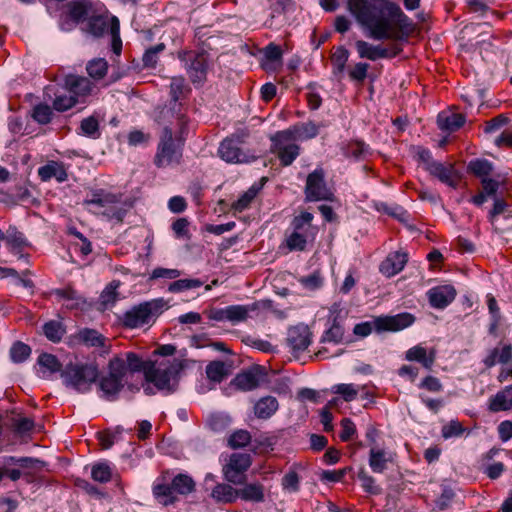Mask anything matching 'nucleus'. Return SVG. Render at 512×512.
Segmentation results:
<instances>
[{
  "mask_svg": "<svg viewBox=\"0 0 512 512\" xmlns=\"http://www.w3.org/2000/svg\"><path fill=\"white\" fill-rule=\"evenodd\" d=\"M347 11L374 40L399 41L407 37L411 21L389 0H346Z\"/></svg>",
  "mask_w": 512,
  "mask_h": 512,
  "instance_id": "f257e3e1",
  "label": "nucleus"
},
{
  "mask_svg": "<svg viewBox=\"0 0 512 512\" xmlns=\"http://www.w3.org/2000/svg\"><path fill=\"white\" fill-rule=\"evenodd\" d=\"M61 378L65 386L77 392L86 393L99 378L96 365L88 363H69L61 371Z\"/></svg>",
  "mask_w": 512,
  "mask_h": 512,
  "instance_id": "f03ea898",
  "label": "nucleus"
},
{
  "mask_svg": "<svg viewBox=\"0 0 512 512\" xmlns=\"http://www.w3.org/2000/svg\"><path fill=\"white\" fill-rule=\"evenodd\" d=\"M84 205L95 206L98 210H95L94 213L116 223H122L128 211V208L120 202L115 194L104 190L94 191L90 198L84 200Z\"/></svg>",
  "mask_w": 512,
  "mask_h": 512,
  "instance_id": "7ed1b4c3",
  "label": "nucleus"
},
{
  "mask_svg": "<svg viewBox=\"0 0 512 512\" xmlns=\"http://www.w3.org/2000/svg\"><path fill=\"white\" fill-rule=\"evenodd\" d=\"M415 317L410 313H400L394 316L376 317L373 322H362L356 324L353 332L360 337H366L371 334L373 328L377 332L391 331L396 332L405 329L413 324Z\"/></svg>",
  "mask_w": 512,
  "mask_h": 512,
  "instance_id": "20e7f679",
  "label": "nucleus"
},
{
  "mask_svg": "<svg viewBox=\"0 0 512 512\" xmlns=\"http://www.w3.org/2000/svg\"><path fill=\"white\" fill-rule=\"evenodd\" d=\"M182 369L183 365L178 360L160 364L154 362L153 365H150V368H147L145 379L153 383L158 390L172 393L176 390V376Z\"/></svg>",
  "mask_w": 512,
  "mask_h": 512,
  "instance_id": "39448f33",
  "label": "nucleus"
},
{
  "mask_svg": "<svg viewBox=\"0 0 512 512\" xmlns=\"http://www.w3.org/2000/svg\"><path fill=\"white\" fill-rule=\"evenodd\" d=\"M165 306L163 299L142 302L127 310L122 316V324L126 328L135 329L149 324L162 313Z\"/></svg>",
  "mask_w": 512,
  "mask_h": 512,
  "instance_id": "423d86ee",
  "label": "nucleus"
},
{
  "mask_svg": "<svg viewBox=\"0 0 512 512\" xmlns=\"http://www.w3.org/2000/svg\"><path fill=\"white\" fill-rule=\"evenodd\" d=\"M125 374V362L121 359L111 360L108 374L98 378L100 397L108 401H115L124 386L123 377Z\"/></svg>",
  "mask_w": 512,
  "mask_h": 512,
  "instance_id": "0eeeda50",
  "label": "nucleus"
},
{
  "mask_svg": "<svg viewBox=\"0 0 512 512\" xmlns=\"http://www.w3.org/2000/svg\"><path fill=\"white\" fill-rule=\"evenodd\" d=\"M189 80L195 86L205 83L208 73V54L204 51L182 50L178 52Z\"/></svg>",
  "mask_w": 512,
  "mask_h": 512,
  "instance_id": "6e6552de",
  "label": "nucleus"
},
{
  "mask_svg": "<svg viewBox=\"0 0 512 512\" xmlns=\"http://www.w3.org/2000/svg\"><path fill=\"white\" fill-rule=\"evenodd\" d=\"M182 157L181 144L173 138L172 129L168 126L163 128L154 158L157 167H166L174 163L178 164Z\"/></svg>",
  "mask_w": 512,
  "mask_h": 512,
  "instance_id": "1a4fd4ad",
  "label": "nucleus"
},
{
  "mask_svg": "<svg viewBox=\"0 0 512 512\" xmlns=\"http://www.w3.org/2000/svg\"><path fill=\"white\" fill-rule=\"evenodd\" d=\"M305 195L307 201H333V191L327 186L323 169L319 168L307 176Z\"/></svg>",
  "mask_w": 512,
  "mask_h": 512,
  "instance_id": "9d476101",
  "label": "nucleus"
},
{
  "mask_svg": "<svg viewBox=\"0 0 512 512\" xmlns=\"http://www.w3.org/2000/svg\"><path fill=\"white\" fill-rule=\"evenodd\" d=\"M252 464V458L247 453H233L229 462L223 467L225 479L235 485L243 484L246 476L243 474Z\"/></svg>",
  "mask_w": 512,
  "mask_h": 512,
  "instance_id": "9b49d317",
  "label": "nucleus"
},
{
  "mask_svg": "<svg viewBox=\"0 0 512 512\" xmlns=\"http://www.w3.org/2000/svg\"><path fill=\"white\" fill-rule=\"evenodd\" d=\"M355 47L360 58H365L371 61L383 58H393L402 51V48L397 44H393L391 47L386 48L381 45L370 44L364 40L356 41Z\"/></svg>",
  "mask_w": 512,
  "mask_h": 512,
  "instance_id": "f8f14e48",
  "label": "nucleus"
},
{
  "mask_svg": "<svg viewBox=\"0 0 512 512\" xmlns=\"http://www.w3.org/2000/svg\"><path fill=\"white\" fill-rule=\"evenodd\" d=\"M272 141L271 151L276 153L283 166H289L298 157L300 153L299 145L288 143L293 139H285L279 136V132L270 137Z\"/></svg>",
  "mask_w": 512,
  "mask_h": 512,
  "instance_id": "ddd939ff",
  "label": "nucleus"
},
{
  "mask_svg": "<svg viewBox=\"0 0 512 512\" xmlns=\"http://www.w3.org/2000/svg\"><path fill=\"white\" fill-rule=\"evenodd\" d=\"M240 141L236 138L224 139L218 148V155L228 163H248L255 159L239 147Z\"/></svg>",
  "mask_w": 512,
  "mask_h": 512,
  "instance_id": "4468645a",
  "label": "nucleus"
},
{
  "mask_svg": "<svg viewBox=\"0 0 512 512\" xmlns=\"http://www.w3.org/2000/svg\"><path fill=\"white\" fill-rule=\"evenodd\" d=\"M428 172L441 183L446 184L453 189L458 187L462 179L461 172L455 169V166L452 163L444 164L438 161L436 164L430 165Z\"/></svg>",
  "mask_w": 512,
  "mask_h": 512,
  "instance_id": "2eb2a0df",
  "label": "nucleus"
},
{
  "mask_svg": "<svg viewBox=\"0 0 512 512\" xmlns=\"http://www.w3.org/2000/svg\"><path fill=\"white\" fill-rule=\"evenodd\" d=\"M287 343L294 352L304 351L311 343V332L308 326L300 324L291 327L287 333Z\"/></svg>",
  "mask_w": 512,
  "mask_h": 512,
  "instance_id": "dca6fc26",
  "label": "nucleus"
},
{
  "mask_svg": "<svg viewBox=\"0 0 512 512\" xmlns=\"http://www.w3.org/2000/svg\"><path fill=\"white\" fill-rule=\"evenodd\" d=\"M265 373L261 367H254L245 372L239 373L233 380L235 386L242 391L256 389L263 380Z\"/></svg>",
  "mask_w": 512,
  "mask_h": 512,
  "instance_id": "f3484780",
  "label": "nucleus"
},
{
  "mask_svg": "<svg viewBox=\"0 0 512 512\" xmlns=\"http://www.w3.org/2000/svg\"><path fill=\"white\" fill-rule=\"evenodd\" d=\"M427 294L431 306L442 309L455 299L456 291L453 286L442 285L430 289Z\"/></svg>",
  "mask_w": 512,
  "mask_h": 512,
  "instance_id": "a211bd4d",
  "label": "nucleus"
},
{
  "mask_svg": "<svg viewBox=\"0 0 512 512\" xmlns=\"http://www.w3.org/2000/svg\"><path fill=\"white\" fill-rule=\"evenodd\" d=\"M319 133L318 126L313 122L294 125L292 128L280 131L279 136L285 139L307 140L316 137Z\"/></svg>",
  "mask_w": 512,
  "mask_h": 512,
  "instance_id": "6ab92c4d",
  "label": "nucleus"
},
{
  "mask_svg": "<svg viewBox=\"0 0 512 512\" xmlns=\"http://www.w3.org/2000/svg\"><path fill=\"white\" fill-rule=\"evenodd\" d=\"M407 260L408 256L404 252L390 253L380 264V272L387 277H392L403 270Z\"/></svg>",
  "mask_w": 512,
  "mask_h": 512,
  "instance_id": "aec40b11",
  "label": "nucleus"
},
{
  "mask_svg": "<svg viewBox=\"0 0 512 512\" xmlns=\"http://www.w3.org/2000/svg\"><path fill=\"white\" fill-rule=\"evenodd\" d=\"M65 88L67 91L76 97H85L91 94L93 84L91 81L83 76L68 75L65 78Z\"/></svg>",
  "mask_w": 512,
  "mask_h": 512,
  "instance_id": "412c9836",
  "label": "nucleus"
},
{
  "mask_svg": "<svg viewBox=\"0 0 512 512\" xmlns=\"http://www.w3.org/2000/svg\"><path fill=\"white\" fill-rule=\"evenodd\" d=\"M488 407L491 412L512 410V385L506 386L491 397Z\"/></svg>",
  "mask_w": 512,
  "mask_h": 512,
  "instance_id": "4be33fe9",
  "label": "nucleus"
},
{
  "mask_svg": "<svg viewBox=\"0 0 512 512\" xmlns=\"http://www.w3.org/2000/svg\"><path fill=\"white\" fill-rule=\"evenodd\" d=\"M70 18L79 23L89 20L93 15L92 3L88 0H76L68 4Z\"/></svg>",
  "mask_w": 512,
  "mask_h": 512,
  "instance_id": "5701e85b",
  "label": "nucleus"
},
{
  "mask_svg": "<svg viewBox=\"0 0 512 512\" xmlns=\"http://www.w3.org/2000/svg\"><path fill=\"white\" fill-rule=\"evenodd\" d=\"M437 123L441 130L454 132L464 125L465 117L463 114L444 111L439 113Z\"/></svg>",
  "mask_w": 512,
  "mask_h": 512,
  "instance_id": "b1692460",
  "label": "nucleus"
},
{
  "mask_svg": "<svg viewBox=\"0 0 512 512\" xmlns=\"http://www.w3.org/2000/svg\"><path fill=\"white\" fill-rule=\"evenodd\" d=\"M38 175L42 181H48L55 178L58 182L67 179V172L64 165L55 161H50L38 169Z\"/></svg>",
  "mask_w": 512,
  "mask_h": 512,
  "instance_id": "393cba45",
  "label": "nucleus"
},
{
  "mask_svg": "<svg viewBox=\"0 0 512 512\" xmlns=\"http://www.w3.org/2000/svg\"><path fill=\"white\" fill-rule=\"evenodd\" d=\"M279 408L278 400L273 396L260 398L254 405V414L259 419H269Z\"/></svg>",
  "mask_w": 512,
  "mask_h": 512,
  "instance_id": "a878e982",
  "label": "nucleus"
},
{
  "mask_svg": "<svg viewBox=\"0 0 512 512\" xmlns=\"http://www.w3.org/2000/svg\"><path fill=\"white\" fill-rule=\"evenodd\" d=\"M152 492L158 503L164 506L173 504L177 501V496L172 489V485L167 484L164 481L157 480L153 485Z\"/></svg>",
  "mask_w": 512,
  "mask_h": 512,
  "instance_id": "bb28decb",
  "label": "nucleus"
},
{
  "mask_svg": "<svg viewBox=\"0 0 512 512\" xmlns=\"http://www.w3.org/2000/svg\"><path fill=\"white\" fill-rule=\"evenodd\" d=\"M35 423L31 418L23 416H15L10 419V429L16 437L26 439L30 437Z\"/></svg>",
  "mask_w": 512,
  "mask_h": 512,
  "instance_id": "cd10ccee",
  "label": "nucleus"
},
{
  "mask_svg": "<svg viewBox=\"0 0 512 512\" xmlns=\"http://www.w3.org/2000/svg\"><path fill=\"white\" fill-rule=\"evenodd\" d=\"M238 498L256 503L263 502L265 499L264 486L258 482L245 484L238 489Z\"/></svg>",
  "mask_w": 512,
  "mask_h": 512,
  "instance_id": "c85d7f7f",
  "label": "nucleus"
},
{
  "mask_svg": "<svg viewBox=\"0 0 512 512\" xmlns=\"http://www.w3.org/2000/svg\"><path fill=\"white\" fill-rule=\"evenodd\" d=\"M113 17L92 15L87 24V31L95 37L104 35L107 31L111 32Z\"/></svg>",
  "mask_w": 512,
  "mask_h": 512,
  "instance_id": "c756f323",
  "label": "nucleus"
},
{
  "mask_svg": "<svg viewBox=\"0 0 512 512\" xmlns=\"http://www.w3.org/2000/svg\"><path fill=\"white\" fill-rule=\"evenodd\" d=\"M406 359L408 361H417L425 368L431 369L435 361V351L431 350L427 355V351L424 347L414 346L406 352Z\"/></svg>",
  "mask_w": 512,
  "mask_h": 512,
  "instance_id": "7c9ffc66",
  "label": "nucleus"
},
{
  "mask_svg": "<svg viewBox=\"0 0 512 512\" xmlns=\"http://www.w3.org/2000/svg\"><path fill=\"white\" fill-rule=\"evenodd\" d=\"M211 497L219 503H233L238 498V489L228 484H217L211 492Z\"/></svg>",
  "mask_w": 512,
  "mask_h": 512,
  "instance_id": "2f4dec72",
  "label": "nucleus"
},
{
  "mask_svg": "<svg viewBox=\"0 0 512 512\" xmlns=\"http://www.w3.org/2000/svg\"><path fill=\"white\" fill-rule=\"evenodd\" d=\"M175 495H188L195 490V481L187 474L176 475L171 482Z\"/></svg>",
  "mask_w": 512,
  "mask_h": 512,
  "instance_id": "473e14b6",
  "label": "nucleus"
},
{
  "mask_svg": "<svg viewBox=\"0 0 512 512\" xmlns=\"http://www.w3.org/2000/svg\"><path fill=\"white\" fill-rule=\"evenodd\" d=\"M257 309L256 304L251 305H231L227 307L228 321L238 323L248 318L249 312Z\"/></svg>",
  "mask_w": 512,
  "mask_h": 512,
  "instance_id": "72a5a7b5",
  "label": "nucleus"
},
{
  "mask_svg": "<svg viewBox=\"0 0 512 512\" xmlns=\"http://www.w3.org/2000/svg\"><path fill=\"white\" fill-rule=\"evenodd\" d=\"M228 374L227 365L223 361H211L206 366V375L213 382H222Z\"/></svg>",
  "mask_w": 512,
  "mask_h": 512,
  "instance_id": "f704fd0d",
  "label": "nucleus"
},
{
  "mask_svg": "<svg viewBox=\"0 0 512 512\" xmlns=\"http://www.w3.org/2000/svg\"><path fill=\"white\" fill-rule=\"evenodd\" d=\"M388 459L383 449L372 447L369 452V466L375 473H382L387 466Z\"/></svg>",
  "mask_w": 512,
  "mask_h": 512,
  "instance_id": "c9c22d12",
  "label": "nucleus"
},
{
  "mask_svg": "<svg viewBox=\"0 0 512 512\" xmlns=\"http://www.w3.org/2000/svg\"><path fill=\"white\" fill-rule=\"evenodd\" d=\"M78 339L90 347H101L104 345L105 337L94 329H82L78 333Z\"/></svg>",
  "mask_w": 512,
  "mask_h": 512,
  "instance_id": "e433bc0d",
  "label": "nucleus"
},
{
  "mask_svg": "<svg viewBox=\"0 0 512 512\" xmlns=\"http://www.w3.org/2000/svg\"><path fill=\"white\" fill-rule=\"evenodd\" d=\"M468 172L477 177L487 178L493 170V165L486 159H475L469 162L467 166Z\"/></svg>",
  "mask_w": 512,
  "mask_h": 512,
  "instance_id": "4c0bfd02",
  "label": "nucleus"
},
{
  "mask_svg": "<svg viewBox=\"0 0 512 512\" xmlns=\"http://www.w3.org/2000/svg\"><path fill=\"white\" fill-rule=\"evenodd\" d=\"M43 333L47 339L57 343L65 334V328L60 321L51 320L43 325Z\"/></svg>",
  "mask_w": 512,
  "mask_h": 512,
  "instance_id": "58836bf2",
  "label": "nucleus"
},
{
  "mask_svg": "<svg viewBox=\"0 0 512 512\" xmlns=\"http://www.w3.org/2000/svg\"><path fill=\"white\" fill-rule=\"evenodd\" d=\"M165 48L166 46L164 43H159L148 48L142 58L143 67L148 69L155 68L159 61V55L165 50Z\"/></svg>",
  "mask_w": 512,
  "mask_h": 512,
  "instance_id": "ea45409f",
  "label": "nucleus"
},
{
  "mask_svg": "<svg viewBox=\"0 0 512 512\" xmlns=\"http://www.w3.org/2000/svg\"><path fill=\"white\" fill-rule=\"evenodd\" d=\"M190 91L189 86L186 84L185 79L182 76L173 77L170 82V95L174 102V106L177 105V101L185 94Z\"/></svg>",
  "mask_w": 512,
  "mask_h": 512,
  "instance_id": "a19ab883",
  "label": "nucleus"
},
{
  "mask_svg": "<svg viewBox=\"0 0 512 512\" xmlns=\"http://www.w3.org/2000/svg\"><path fill=\"white\" fill-rule=\"evenodd\" d=\"M313 215L309 212H303L293 219L292 225L294 231L313 235V226L311 224Z\"/></svg>",
  "mask_w": 512,
  "mask_h": 512,
  "instance_id": "79ce46f5",
  "label": "nucleus"
},
{
  "mask_svg": "<svg viewBox=\"0 0 512 512\" xmlns=\"http://www.w3.org/2000/svg\"><path fill=\"white\" fill-rule=\"evenodd\" d=\"M311 234L293 231L290 236L287 237L286 243L289 250L303 251L306 247L307 241Z\"/></svg>",
  "mask_w": 512,
  "mask_h": 512,
  "instance_id": "37998d69",
  "label": "nucleus"
},
{
  "mask_svg": "<svg viewBox=\"0 0 512 512\" xmlns=\"http://www.w3.org/2000/svg\"><path fill=\"white\" fill-rule=\"evenodd\" d=\"M251 438V434L247 430H236L228 438V446L232 449L246 447L251 442Z\"/></svg>",
  "mask_w": 512,
  "mask_h": 512,
  "instance_id": "c03bdc74",
  "label": "nucleus"
},
{
  "mask_svg": "<svg viewBox=\"0 0 512 512\" xmlns=\"http://www.w3.org/2000/svg\"><path fill=\"white\" fill-rule=\"evenodd\" d=\"M107 69L108 63L103 58L90 61L86 67L89 76L97 80L102 79L106 75Z\"/></svg>",
  "mask_w": 512,
  "mask_h": 512,
  "instance_id": "a18cd8bd",
  "label": "nucleus"
},
{
  "mask_svg": "<svg viewBox=\"0 0 512 512\" xmlns=\"http://www.w3.org/2000/svg\"><path fill=\"white\" fill-rule=\"evenodd\" d=\"M80 129L84 135L90 138L97 139L100 137L99 121L94 116L83 119L80 124Z\"/></svg>",
  "mask_w": 512,
  "mask_h": 512,
  "instance_id": "49530a36",
  "label": "nucleus"
},
{
  "mask_svg": "<svg viewBox=\"0 0 512 512\" xmlns=\"http://www.w3.org/2000/svg\"><path fill=\"white\" fill-rule=\"evenodd\" d=\"M31 354V348L23 343V342H16L12 345L10 349V357L11 360L15 363H21L25 361Z\"/></svg>",
  "mask_w": 512,
  "mask_h": 512,
  "instance_id": "de8ad7c7",
  "label": "nucleus"
},
{
  "mask_svg": "<svg viewBox=\"0 0 512 512\" xmlns=\"http://www.w3.org/2000/svg\"><path fill=\"white\" fill-rule=\"evenodd\" d=\"M203 285V282L199 279H180L172 282L169 285L168 290L172 293L181 292L184 290L199 288Z\"/></svg>",
  "mask_w": 512,
  "mask_h": 512,
  "instance_id": "09e8293b",
  "label": "nucleus"
},
{
  "mask_svg": "<svg viewBox=\"0 0 512 512\" xmlns=\"http://www.w3.org/2000/svg\"><path fill=\"white\" fill-rule=\"evenodd\" d=\"M38 364L41 367L46 368L51 373H55V372L63 370V369H61L62 365L59 362V360L57 359V357L55 355L49 354V353H42L38 357Z\"/></svg>",
  "mask_w": 512,
  "mask_h": 512,
  "instance_id": "8fccbe9b",
  "label": "nucleus"
},
{
  "mask_svg": "<svg viewBox=\"0 0 512 512\" xmlns=\"http://www.w3.org/2000/svg\"><path fill=\"white\" fill-rule=\"evenodd\" d=\"M152 361H142L135 353L127 354V362L125 363L126 369L129 368L131 371H143L146 376L147 368L153 365Z\"/></svg>",
  "mask_w": 512,
  "mask_h": 512,
  "instance_id": "3c124183",
  "label": "nucleus"
},
{
  "mask_svg": "<svg viewBox=\"0 0 512 512\" xmlns=\"http://www.w3.org/2000/svg\"><path fill=\"white\" fill-rule=\"evenodd\" d=\"M358 479L361 481L362 488L370 494L378 495L381 493V488L375 484V479L368 475V473L361 469L358 472Z\"/></svg>",
  "mask_w": 512,
  "mask_h": 512,
  "instance_id": "603ef678",
  "label": "nucleus"
},
{
  "mask_svg": "<svg viewBox=\"0 0 512 512\" xmlns=\"http://www.w3.org/2000/svg\"><path fill=\"white\" fill-rule=\"evenodd\" d=\"M5 240L11 246V249L14 253H18L19 249L26 245V240L23 234L17 231L15 228L9 229L7 231Z\"/></svg>",
  "mask_w": 512,
  "mask_h": 512,
  "instance_id": "864d4df0",
  "label": "nucleus"
},
{
  "mask_svg": "<svg viewBox=\"0 0 512 512\" xmlns=\"http://www.w3.org/2000/svg\"><path fill=\"white\" fill-rule=\"evenodd\" d=\"M332 392L343 397L344 401L351 402L358 395V389L353 384H337L332 387Z\"/></svg>",
  "mask_w": 512,
  "mask_h": 512,
  "instance_id": "5fc2aeb1",
  "label": "nucleus"
},
{
  "mask_svg": "<svg viewBox=\"0 0 512 512\" xmlns=\"http://www.w3.org/2000/svg\"><path fill=\"white\" fill-rule=\"evenodd\" d=\"M52 109L46 104H39L34 107L32 117L39 124H48L52 119Z\"/></svg>",
  "mask_w": 512,
  "mask_h": 512,
  "instance_id": "6e6d98bb",
  "label": "nucleus"
},
{
  "mask_svg": "<svg viewBox=\"0 0 512 512\" xmlns=\"http://www.w3.org/2000/svg\"><path fill=\"white\" fill-rule=\"evenodd\" d=\"M91 476L93 480L101 483L110 481L112 473L110 467L105 463H98L92 467Z\"/></svg>",
  "mask_w": 512,
  "mask_h": 512,
  "instance_id": "4d7b16f0",
  "label": "nucleus"
},
{
  "mask_svg": "<svg viewBox=\"0 0 512 512\" xmlns=\"http://www.w3.org/2000/svg\"><path fill=\"white\" fill-rule=\"evenodd\" d=\"M349 58V51L344 47H338L332 55V63L336 73H342Z\"/></svg>",
  "mask_w": 512,
  "mask_h": 512,
  "instance_id": "13d9d810",
  "label": "nucleus"
},
{
  "mask_svg": "<svg viewBox=\"0 0 512 512\" xmlns=\"http://www.w3.org/2000/svg\"><path fill=\"white\" fill-rule=\"evenodd\" d=\"M344 335V329L336 321L332 326L324 333L321 341L322 342H333L339 343L342 341Z\"/></svg>",
  "mask_w": 512,
  "mask_h": 512,
  "instance_id": "bf43d9fd",
  "label": "nucleus"
},
{
  "mask_svg": "<svg viewBox=\"0 0 512 512\" xmlns=\"http://www.w3.org/2000/svg\"><path fill=\"white\" fill-rule=\"evenodd\" d=\"M111 36H112V51L119 56L122 50V41L120 38V25L119 20L116 17H113L112 26H111Z\"/></svg>",
  "mask_w": 512,
  "mask_h": 512,
  "instance_id": "052dcab7",
  "label": "nucleus"
},
{
  "mask_svg": "<svg viewBox=\"0 0 512 512\" xmlns=\"http://www.w3.org/2000/svg\"><path fill=\"white\" fill-rule=\"evenodd\" d=\"M343 151L346 157L359 159L366 152V145L361 141H352L343 148Z\"/></svg>",
  "mask_w": 512,
  "mask_h": 512,
  "instance_id": "680f3d73",
  "label": "nucleus"
},
{
  "mask_svg": "<svg viewBox=\"0 0 512 512\" xmlns=\"http://www.w3.org/2000/svg\"><path fill=\"white\" fill-rule=\"evenodd\" d=\"M257 189L252 187L245 192L236 202L233 203L232 208L237 212H242L250 205L251 201L257 194Z\"/></svg>",
  "mask_w": 512,
  "mask_h": 512,
  "instance_id": "e2e57ef3",
  "label": "nucleus"
},
{
  "mask_svg": "<svg viewBox=\"0 0 512 512\" xmlns=\"http://www.w3.org/2000/svg\"><path fill=\"white\" fill-rule=\"evenodd\" d=\"M77 103V99L72 95H57L53 101V108L57 111H66Z\"/></svg>",
  "mask_w": 512,
  "mask_h": 512,
  "instance_id": "0e129e2a",
  "label": "nucleus"
},
{
  "mask_svg": "<svg viewBox=\"0 0 512 512\" xmlns=\"http://www.w3.org/2000/svg\"><path fill=\"white\" fill-rule=\"evenodd\" d=\"M463 432L464 428L462 424L455 420H452L448 424L444 425L441 430L442 437L445 439L460 436Z\"/></svg>",
  "mask_w": 512,
  "mask_h": 512,
  "instance_id": "69168bd1",
  "label": "nucleus"
},
{
  "mask_svg": "<svg viewBox=\"0 0 512 512\" xmlns=\"http://www.w3.org/2000/svg\"><path fill=\"white\" fill-rule=\"evenodd\" d=\"M17 466L22 468L24 471L29 472L28 470H38L44 466V462L31 457H20L19 461H17Z\"/></svg>",
  "mask_w": 512,
  "mask_h": 512,
  "instance_id": "338daca9",
  "label": "nucleus"
},
{
  "mask_svg": "<svg viewBox=\"0 0 512 512\" xmlns=\"http://www.w3.org/2000/svg\"><path fill=\"white\" fill-rule=\"evenodd\" d=\"M119 283L112 282L110 283L101 293V302L105 306L109 304H113L116 300V289L118 288Z\"/></svg>",
  "mask_w": 512,
  "mask_h": 512,
  "instance_id": "774afa93",
  "label": "nucleus"
}]
</instances>
